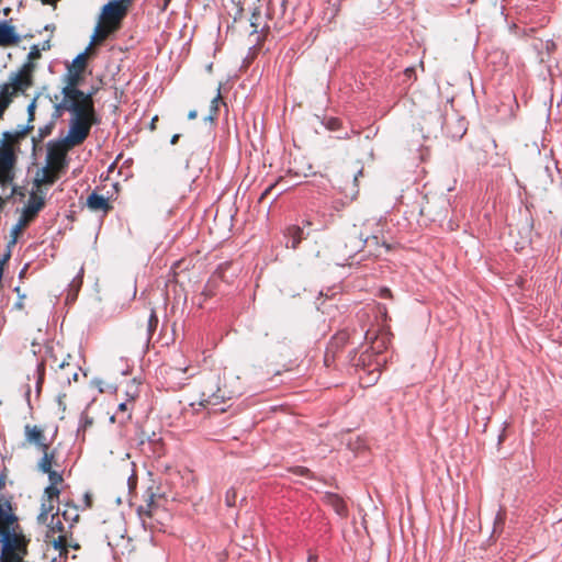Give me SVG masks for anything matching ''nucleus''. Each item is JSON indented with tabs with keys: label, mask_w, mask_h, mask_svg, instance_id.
<instances>
[{
	"label": "nucleus",
	"mask_w": 562,
	"mask_h": 562,
	"mask_svg": "<svg viewBox=\"0 0 562 562\" xmlns=\"http://www.w3.org/2000/svg\"><path fill=\"white\" fill-rule=\"evenodd\" d=\"M288 0H267L265 7H257L252 11L250 25L258 40L273 33L286 31L292 24V15L288 14Z\"/></svg>",
	"instance_id": "nucleus-1"
},
{
	"label": "nucleus",
	"mask_w": 562,
	"mask_h": 562,
	"mask_svg": "<svg viewBox=\"0 0 562 562\" xmlns=\"http://www.w3.org/2000/svg\"><path fill=\"white\" fill-rule=\"evenodd\" d=\"M54 108V117L61 116L65 111L72 114L68 134L63 140L66 148L81 145L88 138L91 127L99 123L94 101L88 100L85 103H70L66 106L55 105Z\"/></svg>",
	"instance_id": "nucleus-2"
},
{
	"label": "nucleus",
	"mask_w": 562,
	"mask_h": 562,
	"mask_svg": "<svg viewBox=\"0 0 562 562\" xmlns=\"http://www.w3.org/2000/svg\"><path fill=\"white\" fill-rule=\"evenodd\" d=\"M237 395L235 390H231L227 385L221 386V376L212 373L204 376L200 384V397L198 405L207 411V413H223L225 408H216V406L225 403Z\"/></svg>",
	"instance_id": "nucleus-3"
},
{
	"label": "nucleus",
	"mask_w": 562,
	"mask_h": 562,
	"mask_svg": "<svg viewBox=\"0 0 562 562\" xmlns=\"http://www.w3.org/2000/svg\"><path fill=\"white\" fill-rule=\"evenodd\" d=\"M41 58V49L33 45L27 55V60L14 72H11L7 82L0 85V90L8 88L11 101L18 95H26V91L34 86V72L36 64L34 60Z\"/></svg>",
	"instance_id": "nucleus-4"
},
{
	"label": "nucleus",
	"mask_w": 562,
	"mask_h": 562,
	"mask_svg": "<svg viewBox=\"0 0 562 562\" xmlns=\"http://www.w3.org/2000/svg\"><path fill=\"white\" fill-rule=\"evenodd\" d=\"M128 9L122 5L117 0L109 1L102 9L100 21L93 34L94 43H102L111 34L119 31L122 21L126 16Z\"/></svg>",
	"instance_id": "nucleus-5"
},
{
	"label": "nucleus",
	"mask_w": 562,
	"mask_h": 562,
	"mask_svg": "<svg viewBox=\"0 0 562 562\" xmlns=\"http://www.w3.org/2000/svg\"><path fill=\"white\" fill-rule=\"evenodd\" d=\"M30 541L21 526L0 536V562H23L29 553Z\"/></svg>",
	"instance_id": "nucleus-6"
},
{
	"label": "nucleus",
	"mask_w": 562,
	"mask_h": 562,
	"mask_svg": "<svg viewBox=\"0 0 562 562\" xmlns=\"http://www.w3.org/2000/svg\"><path fill=\"white\" fill-rule=\"evenodd\" d=\"M364 246L363 223L361 225H353L345 235L342 245L338 247V256L348 266L360 265L363 261L361 255L363 254Z\"/></svg>",
	"instance_id": "nucleus-7"
},
{
	"label": "nucleus",
	"mask_w": 562,
	"mask_h": 562,
	"mask_svg": "<svg viewBox=\"0 0 562 562\" xmlns=\"http://www.w3.org/2000/svg\"><path fill=\"white\" fill-rule=\"evenodd\" d=\"M15 137L10 132L3 133V139L0 144V186L5 187L12 183L14 179V167L16 156L14 153Z\"/></svg>",
	"instance_id": "nucleus-8"
},
{
	"label": "nucleus",
	"mask_w": 562,
	"mask_h": 562,
	"mask_svg": "<svg viewBox=\"0 0 562 562\" xmlns=\"http://www.w3.org/2000/svg\"><path fill=\"white\" fill-rule=\"evenodd\" d=\"M45 206V199L37 192L30 194L29 201L23 209L22 215L11 231V239L8 248L13 247L22 234V232L36 218L38 212Z\"/></svg>",
	"instance_id": "nucleus-9"
},
{
	"label": "nucleus",
	"mask_w": 562,
	"mask_h": 562,
	"mask_svg": "<svg viewBox=\"0 0 562 562\" xmlns=\"http://www.w3.org/2000/svg\"><path fill=\"white\" fill-rule=\"evenodd\" d=\"M363 254L361 259L371 260L381 257L383 254H387L391 250L390 244L380 236L378 232H373L370 228V222H363Z\"/></svg>",
	"instance_id": "nucleus-10"
},
{
	"label": "nucleus",
	"mask_w": 562,
	"mask_h": 562,
	"mask_svg": "<svg viewBox=\"0 0 562 562\" xmlns=\"http://www.w3.org/2000/svg\"><path fill=\"white\" fill-rule=\"evenodd\" d=\"M82 80V75L78 72H70L68 70L66 77V86L61 89L63 101L56 105L66 106L70 103H85L86 101H93L94 91L89 93L83 92L78 87Z\"/></svg>",
	"instance_id": "nucleus-11"
},
{
	"label": "nucleus",
	"mask_w": 562,
	"mask_h": 562,
	"mask_svg": "<svg viewBox=\"0 0 562 562\" xmlns=\"http://www.w3.org/2000/svg\"><path fill=\"white\" fill-rule=\"evenodd\" d=\"M449 201L446 196H428L423 198L419 207V215L428 221L435 222L443 218L448 211Z\"/></svg>",
	"instance_id": "nucleus-12"
},
{
	"label": "nucleus",
	"mask_w": 562,
	"mask_h": 562,
	"mask_svg": "<svg viewBox=\"0 0 562 562\" xmlns=\"http://www.w3.org/2000/svg\"><path fill=\"white\" fill-rule=\"evenodd\" d=\"M45 434V427L42 425L26 424L24 426V440L22 446L25 448H34L37 451L47 449V446L52 443Z\"/></svg>",
	"instance_id": "nucleus-13"
},
{
	"label": "nucleus",
	"mask_w": 562,
	"mask_h": 562,
	"mask_svg": "<svg viewBox=\"0 0 562 562\" xmlns=\"http://www.w3.org/2000/svg\"><path fill=\"white\" fill-rule=\"evenodd\" d=\"M137 512L144 526H147L151 529L156 528L154 521L158 520L161 515L165 514V509L161 508L156 502L154 494L148 496L146 504L140 505Z\"/></svg>",
	"instance_id": "nucleus-14"
},
{
	"label": "nucleus",
	"mask_w": 562,
	"mask_h": 562,
	"mask_svg": "<svg viewBox=\"0 0 562 562\" xmlns=\"http://www.w3.org/2000/svg\"><path fill=\"white\" fill-rule=\"evenodd\" d=\"M19 518L10 501L0 498V536L19 528Z\"/></svg>",
	"instance_id": "nucleus-15"
},
{
	"label": "nucleus",
	"mask_w": 562,
	"mask_h": 562,
	"mask_svg": "<svg viewBox=\"0 0 562 562\" xmlns=\"http://www.w3.org/2000/svg\"><path fill=\"white\" fill-rule=\"evenodd\" d=\"M42 457L37 460V470L45 471L49 469H63L65 461L60 460L57 447L47 446V449L40 450Z\"/></svg>",
	"instance_id": "nucleus-16"
},
{
	"label": "nucleus",
	"mask_w": 562,
	"mask_h": 562,
	"mask_svg": "<svg viewBox=\"0 0 562 562\" xmlns=\"http://www.w3.org/2000/svg\"><path fill=\"white\" fill-rule=\"evenodd\" d=\"M349 337L350 336L347 330H340L335 336L331 337L326 348L324 358L326 366H329L331 362L335 361L338 352L347 345Z\"/></svg>",
	"instance_id": "nucleus-17"
},
{
	"label": "nucleus",
	"mask_w": 562,
	"mask_h": 562,
	"mask_svg": "<svg viewBox=\"0 0 562 562\" xmlns=\"http://www.w3.org/2000/svg\"><path fill=\"white\" fill-rule=\"evenodd\" d=\"M69 149L70 148H66L64 142L49 148L47 154V167L60 172L66 166V153Z\"/></svg>",
	"instance_id": "nucleus-18"
},
{
	"label": "nucleus",
	"mask_w": 562,
	"mask_h": 562,
	"mask_svg": "<svg viewBox=\"0 0 562 562\" xmlns=\"http://www.w3.org/2000/svg\"><path fill=\"white\" fill-rule=\"evenodd\" d=\"M72 535L70 533H59L54 537H45V541L50 544L55 550L59 551V555H67L68 548L71 547L74 549H79L78 543L71 542Z\"/></svg>",
	"instance_id": "nucleus-19"
},
{
	"label": "nucleus",
	"mask_w": 562,
	"mask_h": 562,
	"mask_svg": "<svg viewBox=\"0 0 562 562\" xmlns=\"http://www.w3.org/2000/svg\"><path fill=\"white\" fill-rule=\"evenodd\" d=\"M20 43V36L15 33L14 26L7 22L0 23V47L14 46Z\"/></svg>",
	"instance_id": "nucleus-20"
},
{
	"label": "nucleus",
	"mask_w": 562,
	"mask_h": 562,
	"mask_svg": "<svg viewBox=\"0 0 562 562\" xmlns=\"http://www.w3.org/2000/svg\"><path fill=\"white\" fill-rule=\"evenodd\" d=\"M133 409L134 403H132V400H125L119 404L116 413L111 416L110 420L112 423L125 425L131 420Z\"/></svg>",
	"instance_id": "nucleus-21"
},
{
	"label": "nucleus",
	"mask_w": 562,
	"mask_h": 562,
	"mask_svg": "<svg viewBox=\"0 0 562 562\" xmlns=\"http://www.w3.org/2000/svg\"><path fill=\"white\" fill-rule=\"evenodd\" d=\"M78 370H79V368L77 366L66 362V361H63L58 366V370L56 371L57 379L61 383L70 384L71 381L78 380V376H79Z\"/></svg>",
	"instance_id": "nucleus-22"
},
{
	"label": "nucleus",
	"mask_w": 562,
	"mask_h": 562,
	"mask_svg": "<svg viewBox=\"0 0 562 562\" xmlns=\"http://www.w3.org/2000/svg\"><path fill=\"white\" fill-rule=\"evenodd\" d=\"M323 502L330 506L339 516L346 517L348 515L346 502L338 494L327 492L323 496Z\"/></svg>",
	"instance_id": "nucleus-23"
},
{
	"label": "nucleus",
	"mask_w": 562,
	"mask_h": 562,
	"mask_svg": "<svg viewBox=\"0 0 562 562\" xmlns=\"http://www.w3.org/2000/svg\"><path fill=\"white\" fill-rule=\"evenodd\" d=\"M58 510L59 517L69 524V529H72L80 517L78 506L72 501H69L65 502L63 504V509L58 508Z\"/></svg>",
	"instance_id": "nucleus-24"
},
{
	"label": "nucleus",
	"mask_w": 562,
	"mask_h": 562,
	"mask_svg": "<svg viewBox=\"0 0 562 562\" xmlns=\"http://www.w3.org/2000/svg\"><path fill=\"white\" fill-rule=\"evenodd\" d=\"M87 206L93 212L109 213L112 210V205L109 200L103 195L92 192L87 199Z\"/></svg>",
	"instance_id": "nucleus-25"
},
{
	"label": "nucleus",
	"mask_w": 562,
	"mask_h": 562,
	"mask_svg": "<svg viewBox=\"0 0 562 562\" xmlns=\"http://www.w3.org/2000/svg\"><path fill=\"white\" fill-rule=\"evenodd\" d=\"M284 237L288 239L286 248L293 250L297 249L302 240L305 239L303 228L297 225L289 226L284 232Z\"/></svg>",
	"instance_id": "nucleus-26"
},
{
	"label": "nucleus",
	"mask_w": 562,
	"mask_h": 562,
	"mask_svg": "<svg viewBox=\"0 0 562 562\" xmlns=\"http://www.w3.org/2000/svg\"><path fill=\"white\" fill-rule=\"evenodd\" d=\"M59 533L72 535V529H69V527H65V525L61 521V518L59 517V510H57L56 514L52 515L50 521L47 525V531L45 537H54L55 535Z\"/></svg>",
	"instance_id": "nucleus-27"
},
{
	"label": "nucleus",
	"mask_w": 562,
	"mask_h": 562,
	"mask_svg": "<svg viewBox=\"0 0 562 562\" xmlns=\"http://www.w3.org/2000/svg\"><path fill=\"white\" fill-rule=\"evenodd\" d=\"M58 178L59 171L45 167L43 169V177L41 179H35V186L40 188L43 184H54Z\"/></svg>",
	"instance_id": "nucleus-28"
},
{
	"label": "nucleus",
	"mask_w": 562,
	"mask_h": 562,
	"mask_svg": "<svg viewBox=\"0 0 562 562\" xmlns=\"http://www.w3.org/2000/svg\"><path fill=\"white\" fill-rule=\"evenodd\" d=\"M43 474H47L49 485L58 486L64 483V475L61 469H49L45 471H41Z\"/></svg>",
	"instance_id": "nucleus-29"
},
{
	"label": "nucleus",
	"mask_w": 562,
	"mask_h": 562,
	"mask_svg": "<svg viewBox=\"0 0 562 562\" xmlns=\"http://www.w3.org/2000/svg\"><path fill=\"white\" fill-rule=\"evenodd\" d=\"M87 67V54H79L72 61V64L68 67L70 72L81 74L86 70Z\"/></svg>",
	"instance_id": "nucleus-30"
},
{
	"label": "nucleus",
	"mask_w": 562,
	"mask_h": 562,
	"mask_svg": "<svg viewBox=\"0 0 562 562\" xmlns=\"http://www.w3.org/2000/svg\"><path fill=\"white\" fill-rule=\"evenodd\" d=\"M11 94L12 93L9 92L8 88H5V87L3 88V90H0V120L3 117L5 111L9 109V106L13 102L10 99Z\"/></svg>",
	"instance_id": "nucleus-31"
},
{
	"label": "nucleus",
	"mask_w": 562,
	"mask_h": 562,
	"mask_svg": "<svg viewBox=\"0 0 562 562\" xmlns=\"http://www.w3.org/2000/svg\"><path fill=\"white\" fill-rule=\"evenodd\" d=\"M389 338L385 334L375 336L373 341L371 342V349L375 353L382 352L384 349L387 348Z\"/></svg>",
	"instance_id": "nucleus-32"
},
{
	"label": "nucleus",
	"mask_w": 562,
	"mask_h": 562,
	"mask_svg": "<svg viewBox=\"0 0 562 562\" xmlns=\"http://www.w3.org/2000/svg\"><path fill=\"white\" fill-rule=\"evenodd\" d=\"M158 326V317L154 310L150 311L149 317L147 319L146 324V339L147 341L150 340L153 334L155 333L156 328Z\"/></svg>",
	"instance_id": "nucleus-33"
},
{
	"label": "nucleus",
	"mask_w": 562,
	"mask_h": 562,
	"mask_svg": "<svg viewBox=\"0 0 562 562\" xmlns=\"http://www.w3.org/2000/svg\"><path fill=\"white\" fill-rule=\"evenodd\" d=\"M60 493H61V490L58 486H54V485H49L48 484L44 488V497L47 501H54V502L58 501L59 496H60Z\"/></svg>",
	"instance_id": "nucleus-34"
},
{
	"label": "nucleus",
	"mask_w": 562,
	"mask_h": 562,
	"mask_svg": "<svg viewBox=\"0 0 562 562\" xmlns=\"http://www.w3.org/2000/svg\"><path fill=\"white\" fill-rule=\"evenodd\" d=\"M138 385L136 384L135 380H131L126 384V400H132V403H134L135 398L138 397Z\"/></svg>",
	"instance_id": "nucleus-35"
},
{
	"label": "nucleus",
	"mask_w": 562,
	"mask_h": 562,
	"mask_svg": "<svg viewBox=\"0 0 562 562\" xmlns=\"http://www.w3.org/2000/svg\"><path fill=\"white\" fill-rule=\"evenodd\" d=\"M506 513L504 510H498L494 518V528L493 533L502 532L503 527L505 525Z\"/></svg>",
	"instance_id": "nucleus-36"
},
{
	"label": "nucleus",
	"mask_w": 562,
	"mask_h": 562,
	"mask_svg": "<svg viewBox=\"0 0 562 562\" xmlns=\"http://www.w3.org/2000/svg\"><path fill=\"white\" fill-rule=\"evenodd\" d=\"M54 128V122L41 127L38 130V134H37V137H33V142L36 143V142H41L43 140L45 137H47L48 135H50L52 131Z\"/></svg>",
	"instance_id": "nucleus-37"
},
{
	"label": "nucleus",
	"mask_w": 562,
	"mask_h": 562,
	"mask_svg": "<svg viewBox=\"0 0 562 562\" xmlns=\"http://www.w3.org/2000/svg\"><path fill=\"white\" fill-rule=\"evenodd\" d=\"M290 472H292L293 474L295 475H300V476H305V477H308V479H312L313 477V473L311 472V470L308 468H305V467H292L289 469Z\"/></svg>",
	"instance_id": "nucleus-38"
},
{
	"label": "nucleus",
	"mask_w": 562,
	"mask_h": 562,
	"mask_svg": "<svg viewBox=\"0 0 562 562\" xmlns=\"http://www.w3.org/2000/svg\"><path fill=\"white\" fill-rule=\"evenodd\" d=\"M236 499H237V493L234 487H231L229 490L226 491L225 504L228 507H233L236 505Z\"/></svg>",
	"instance_id": "nucleus-39"
},
{
	"label": "nucleus",
	"mask_w": 562,
	"mask_h": 562,
	"mask_svg": "<svg viewBox=\"0 0 562 562\" xmlns=\"http://www.w3.org/2000/svg\"><path fill=\"white\" fill-rule=\"evenodd\" d=\"M37 97H35L30 104L27 105V121L32 123L35 120V110H36Z\"/></svg>",
	"instance_id": "nucleus-40"
},
{
	"label": "nucleus",
	"mask_w": 562,
	"mask_h": 562,
	"mask_svg": "<svg viewBox=\"0 0 562 562\" xmlns=\"http://www.w3.org/2000/svg\"><path fill=\"white\" fill-rule=\"evenodd\" d=\"M220 99H221V94L217 93V95L211 102V113H210V119L211 120H213V119H215L217 116Z\"/></svg>",
	"instance_id": "nucleus-41"
},
{
	"label": "nucleus",
	"mask_w": 562,
	"mask_h": 562,
	"mask_svg": "<svg viewBox=\"0 0 562 562\" xmlns=\"http://www.w3.org/2000/svg\"><path fill=\"white\" fill-rule=\"evenodd\" d=\"M34 128V125L32 123H29L20 131L18 132L16 134H12L14 137H15V142L19 139V138H23L25 137L29 133H31Z\"/></svg>",
	"instance_id": "nucleus-42"
},
{
	"label": "nucleus",
	"mask_w": 562,
	"mask_h": 562,
	"mask_svg": "<svg viewBox=\"0 0 562 562\" xmlns=\"http://www.w3.org/2000/svg\"><path fill=\"white\" fill-rule=\"evenodd\" d=\"M326 127L330 131H337L341 127V121L336 117H330L326 121Z\"/></svg>",
	"instance_id": "nucleus-43"
},
{
	"label": "nucleus",
	"mask_w": 562,
	"mask_h": 562,
	"mask_svg": "<svg viewBox=\"0 0 562 562\" xmlns=\"http://www.w3.org/2000/svg\"><path fill=\"white\" fill-rule=\"evenodd\" d=\"M214 283H215V280L212 279L211 281L207 282V284L205 285L202 294L205 295L206 297H212L214 294H215V291H214Z\"/></svg>",
	"instance_id": "nucleus-44"
},
{
	"label": "nucleus",
	"mask_w": 562,
	"mask_h": 562,
	"mask_svg": "<svg viewBox=\"0 0 562 562\" xmlns=\"http://www.w3.org/2000/svg\"><path fill=\"white\" fill-rule=\"evenodd\" d=\"M145 441H148V442H158V441H160V438H158V437L156 436V434H155V432H153V436H148V435H146V434H145V431L143 430V431H142V435H140L139 442L143 445V443H145Z\"/></svg>",
	"instance_id": "nucleus-45"
},
{
	"label": "nucleus",
	"mask_w": 562,
	"mask_h": 562,
	"mask_svg": "<svg viewBox=\"0 0 562 562\" xmlns=\"http://www.w3.org/2000/svg\"><path fill=\"white\" fill-rule=\"evenodd\" d=\"M92 424H93V419L90 416H88L87 414H82L81 426H80L82 431H86L88 429V427L92 426Z\"/></svg>",
	"instance_id": "nucleus-46"
},
{
	"label": "nucleus",
	"mask_w": 562,
	"mask_h": 562,
	"mask_svg": "<svg viewBox=\"0 0 562 562\" xmlns=\"http://www.w3.org/2000/svg\"><path fill=\"white\" fill-rule=\"evenodd\" d=\"M283 180V178H279L278 181H276L274 183L270 184L260 195L259 198V201L261 202L262 200H265L267 198V195Z\"/></svg>",
	"instance_id": "nucleus-47"
},
{
	"label": "nucleus",
	"mask_w": 562,
	"mask_h": 562,
	"mask_svg": "<svg viewBox=\"0 0 562 562\" xmlns=\"http://www.w3.org/2000/svg\"><path fill=\"white\" fill-rule=\"evenodd\" d=\"M41 509L49 515L54 509V501L45 499L41 505Z\"/></svg>",
	"instance_id": "nucleus-48"
},
{
	"label": "nucleus",
	"mask_w": 562,
	"mask_h": 562,
	"mask_svg": "<svg viewBox=\"0 0 562 562\" xmlns=\"http://www.w3.org/2000/svg\"><path fill=\"white\" fill-rule=\"evenodd\" d=\"M83 503H85L86 508H91L92 507L93 501H92V494L91 493H89V492L85 493V495H83Z\"/></svg>",
	"instance_id": "nucleus-49"
},
{
	"label": "nucleus",
	"mask_w": 562,
	"mask_h": 562,
	"mask_svg": "<svg viewBox=\"0 0 562 562\" xmlns=\"http://www.w3.org/2000/svg\"><path fill=\"white\" fill-rule=\"evenodd\" d=\"M380 296L383 299H392L393 294L392 291L389 288H382L380 290Z\"/></svg>",
	"instance_id": "nucleus-50"
},
{
	"label": "nucleus",
	"mask_w": 562,
	"mask_h": 562,
	"mask_svg": "<svg viewBox=\"0 0 562 562\" xmlns=\"http://www.w3.org/2000/svg\"><path fill=\"white\" fill-rule=\"evenodd\" d=\"M47 519H48V514H46L45 512H43V510L41 509V513H40V515L37 516V521H38L40 524H45V522L47 521Z\"/></svg>",
	"instance_id": "nucleus-51"
},
{
	"label": "nucleus",
	"mask_w": 562,
	"mask_h": 562,
	"mask_svg": "<svg viewBox=\"0 0 562 562\" xmlns=\"http://www.w3.org/2000/svg\"><path fill=\"white\" fill-rule=\"evenodd\" d=\"M404 74L408 77V78H415V69L413 67H408L405 69Z\"/></svg>",
	"instance_id": "nucleus-52"
},
{
	"label": "nucleus",
	"mask_w": 562,
	"mask_h": 562,
	"mask_svg": "<svg viewBox=\"0 0 562 562\" xmlns=\"http://www.w3.org/2000/svg\"><path fill=\"white\" fill-rule=\"evenodd\" d=\"M157 122H158V116L155 115L151 121H150V124H149V128L151 131H155L157 128Z\"/></svg>",
	"instance_id": "nucleus-53"
},
{
	"label": "nucleus",
	"mask_w": 562,
	"mask_h": 562,
	"mask_svg": "<svg viewBox=\"0 0 562 562\" xmlns=\"http://www.w3.org/2000/svg\"><path fill=\"white\" fill-rule=\"evenodd\" d=\"M134 0H117L122 5H124L126 9H130Z\"/></svg>",
	"instance_id": "nucleus-54"
},
{
	"label": "nucleus",
	"mask_w": 562,
	"mask_h": 562,
	"mask_svg": "<svg viewBox=\"0 0 562 562\" xmlns=\"http://www.w3.org/2000/svg\"><path fill=\"white\" fill-rule=\"evenodd\" d=\"M198 116V112L195 110H192L188 113L189 120H194Z\"/></svg>",
	"instance_id": "nucleus-55"
},
{
	"label": "nucleus",
	"mask_w": 562,
	"mask_h": 562,
	"mask_svg": "<svg viewBox=\"0 0 562 562\" xmlns=\"http://www.w3.org/2000/svg\"><path fill=\"white\" fill-rule=\"evenodd\" d=\"M179 138H180V135H179V134H175V135L171 137L170 143H171L172 145H176V144L178 143Z\"/></svg>",
	"instance_id": "nucleus-56"
},
{
	"label": "nucleus",
	"mask_w": 562,
	"mask_h": 562,
	"mask_svg": "<svg viewBox=\"0 0 562 562\" xmlns=\"http://www.w3.org/2000/svg\"><path fill=\"white\" fill-rule=\"evenodd\" d=\"M43 4L55 5L58 0H41Z\"/></svg>",
	"instance_id": "nucleus-57"
},
{
	"label": "nucleus",
	"mask_w": 562,
	"mask_h": 562,
	"mask_svg": "<svg viewBox=\"0 0 562 562\" xmlns=\"http://www.w3.org/2000/svg\"><path fill=\"white\" fill-rule=\"evenodd\" d=\"M316 561H317V555H316V554L311 553V554L308 555L307 562H316Z\"/></svg>",
	"instance_id": "nucleus-58"
},
{
	"label": "nucleus",
	"mask_w": 562,
	"mask_h": 562,
	"mask_svg": "<svg viewBox=\"0 0 562 562\" xmlns=\"http://www.w3.org/2000/svg\"><path fill=\"white\" fill-rule=\"evenodd\" d=\"M49 48H50L49 41L44 42V44H43V46H42V49H43V50H46V49H49Z\"/></svg>",
	"instance_id": "nucleus-59"
},
{
	"label": "nucleus",
	"mask_w": 562,
	"mask_h": 562,
	"mask_svg": "<svg viewBox=\"0 0 562 562\" xmlns=\"http://www.w3.org/2000/svg\"><path fill=\"white\" fill-rule=\"evenodd\" d=\"M177 369L182 371V372H184V373H187L189 371V367H186V366L184 367L178 366Z\"/></svg>",
	"instance_id": "nucleus-60"
},
{
	"label": "nucleus",
	"mask_w": 562,
	"mask_h": 562,
	"mask_svg": "<svg viewBox=\"0 0 562 562\" xmlns=\"http://www.w3.org/2000/svg\"><path fill=\"white\" fill-rule=\"evenodd\" d=\"M194 406H195V403H191V404H190V409H186V413H189L190 411H191L192 413H194V412L196 411Z\"/></svg>",
	"instance_id": "nucleus-61"
},
{
	"label": "nucleus",
	"mask_w": 562,
	"mask_h": 562,
	"mask_svg": "<svg viewBox=\"0 0 562 562\" xmlns=\"http://www.w3.org/2000/svg\"><path fill=\"white\" fill-rule=\"evenodd\" d=\"M171 0H164L162 10H166Z\"/></svg>",
	"instance_id": "nucleus-62"
},
{
	"label": "nucleus",
	"mask_w": 562,
	"mask_h": 562,
	"mask_svg": "<svg viewBox=\"0 0 562 562\" xmlns=\"http://www.w3.org/2000/svg\"><path fill=\"white\" fill-rule=\"evenodd\" d=\"M171 0H164L162 10H166Z\"/></svg>",
	"instance_id": "nucleus-63"
},
{
	"label": "nucleus",
	"mask_w": 562,
	"mask_h": 562,
	"mask_svg": "<svg viewBox=\"0 0 562 562\" xmlns=\"http://www.w3.org/2000/svg\"><path fill=\"white\" fill-rule=\"evenodd\" d=\"M3 204H4V201H3V199L0 196V210L2 209Z\"/></svg>",
	"instance_id": "nucleus-64"
}]
</instances>
